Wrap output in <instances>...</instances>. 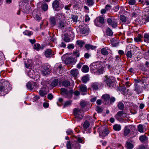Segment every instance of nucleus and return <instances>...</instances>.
Here are the masks:
<instances>
[{
    "label": "nucleus",
    "instance_id": "obj_1",
    "mask_svg": "<svg viewBox=\"0 0 149 149\" xmlns=\"http://www.w3.org/2000/svg\"><path fill=\"white\" fill-rule=\"evenodd\" d=\"M90 66L91 70H97V73L99 74L102 73V62L98 61L93 62L90 65Z\"/></svg>",
    "mask_w": 149,
    "mask_h": 149
},
{
    "label": "nucleus",
    "instance_id": "obj_2",
    "mask_svg": "<svg viewBox=\"0 0 149 149\" xmlns=\"http://www.w3.org/2000/svg\"><path fill=\"white\" fill-rule=\"evenodd\" d=\"M52 6L54 10L56 11H60L64 6L63 4L60 1L56 0L53 1Z\"/></svg>",
    "mask_w": 149,
    "mask_h": 149
},
{
    "label": "nucleus",
    "instance_id": "obj_3",
    "mask_svg": "<svg viewBox=\"0 0 149 149\" xmlns=\"http://www.w3.org/2000/svg\"><path fill=\"white\" fill-rule=\"evenodd\" d=\"M73 113L76 120L79 121L82 120L84 116V113L81 109L79 108L75 109Z\"/></svg>",
    "mask_w": 149,
    "mask_h": 149
},
{
    "label": "nucleus",
    "instance_id": "obj_4",
    "mask_svg": "<svg viewBox=\"0 0 149 149\" xmlns=\"http://www.w3.org/2000/svg\"><path fill=\"white\" fill-rule=\"evenodd\" d=\"M77 30L78 32L82 34H88L89 33V28L87 26L85 25L79 26Z\"/></svg>",
    "mask_w": 149,
    "mask_h": 149
},
{
    "label": "nucleus",
    "instance_id": "obj_5",
    "mask_svg": "<svg viewBox=\"0 0 149 149\" xmlns=\"http://www.w3.org/2000/svg\"><path fill=\"white\" fill-rule=\"evenodd\" d=\"M61 95L65 97L70 98L72 97V94L70 91H68L64 88H61Z\"/></svg>",
    "mask_w": 149,
    "mask_h": 149
},
{
    "label": "nucleus",
    "instance_id": "obj_6",
    "mask_svg": "<svg viewBox=\"0 0 149 149\" xmlns=\"http://www.w3.org/2000/svg\"><path fill=\"white\" fill-rule=\"evenodd\" d=\"M79 144L76 142L67 141L66 146L67 149H76Z\"/></svg>",
    "mask_w": 149,
    "mask_h": 149
},
{
    "label": "nucleus",
    "instance_id": "obj_7",
    "mask_svg": "<svg viewBox=\"0 0 149 149\" xmlns=\"http://www.w3.org/2000/svg\"><path fill=\"white\" fill-rule=\"evenodd\" d=\"M107 22L109 25L111 26L113 28H116L117 25V23L116 19L111 17L107 19Z\"/></svg>",
    "mask_w": 149,
    "mask_h": 149
},
{
    "label": "nucleus",
    "instance_id": "obj_8",
    "mask_svg": "<svg viewBox=\"0 0 149 149\" xmlns=\"http://www.w3.org/2000/svg\"><path fill=\"white\" fill-rule=\"evenodd\" d=\"M104 81L106 83L107 86L111 88H112L114 86L115 83L114 81L110 79L107 76L104 79Z\"/></svg>",
    "mask_w": 149,
    "mask_h": 149
},
{
    "label": "nucleus",
    "instance_id": "obj_9",
    "mask_svg": "<svg viewBox=\"0 0 149 149\" xmlns=\"http://www.w3.org/2000/svg\"><path fill=\"white\" fill-rule=\"evenodd\" d=\"M95 25L98 27H101L102 25V17H98L95 20Z\"/></svg>",
    "mask_w": 149,
    "mask_h": 149
},
{
    "label": "nucleus",
    "instance_id": "obj_10",
    "mask_svg": "<svg viewBox=\"0 0 149 149\" xmlns=\"http://www.w3.org/2000/svg\"><path fill=\"white\" fill-rule=\"evenodd\" d=\"M27 88L30 90H32L37 87V84L35 82H33L32 84L30 82H28L26 85Z\"/></svg>",
    "mask_w": 149,
    "mask_h": 149
},
{
    "label": "nucleus",
    "instance_id": "obj_11",
    "mask_svg": "<svg viewBox=\"0 0 149 149\" xmlns=\"http://www.w3.org/2000/svg\"><path fill=\"white\" fill-rule=\"evenodd\" d=\"M79 89L81 91V93L83 95L86 94L87 92V87L84 85H81L79 87Z\"/></svg>",
    "mask_w": 149,
    "mask_h": 149
},
{
    "label": "nucleus",
    "instance_id": "obj_12",
    "mask_svg": "<svg viewBox=\"0 0 149 149\" xmlns=\"http://www.w3.org/2000/svg\"><path fill=\"white\" fill-rule=\"evenodd\" d=\"M130 127H134L133 125H131L130 126H125L123 134L125 136H127L130 132V130L129 128Z\"/></svg>",
    "mask_w": 149,
    "mask_h": 149
},
{
    "label": "nucleus",
    "instance_id": "obj_13",
    "mask_svg": "<svg viewBox=\"0 0 149 149\" xmlns=\"http://www.w3.org/2000/svg\"><path fill=\"white\" fill-rule=\"evenodd\" d=\"M110 95L108 94L103 95V103L105 104H108L109 102Z\"/></svg>",
    "mask_w": 149,
    "mask_h": 149
},
{
    "label": "nucleus",
    "instance_id": "obj_14",
    "mask_svg": "<svg viewBox=\"0 0 149 149\" xmlns=\"http://www.w3.org/2000/svg\"><path fill=\"white\" fill-rule=\"evenodd\" d=\"M45 54L47 58H50L54 54L53 52L50 49H47L45 51Z\"/></svg>",
    "mask_w": 149,
    "mask_h": 149
},
{
    "label": "nucleus",
    "instance_id": "obj_15",
    "mask_svg": "<svg viewBox=\"0 0 149 149\" xmlns=\"http://www.w3.org/2000/svg\"><path fill=\"white\" fill-rule=\"evenodd\" d=\"M49 66L48 65H44L43 66V69L42 70V73L44 75H46L48 73Z\"/></svg>",
    "mask_w": 149,
    "mask_h": 149
},
{
    "label": "nucleus",
    "instance_id": "obj_16",
    "mask_svg": "<svg viewBox=\"0 0 149 149\" xmlns=\"http://www.w3.org/2000/svg\"><path fill=\"white\" fill-rule=\"evenodd\" d=\"M47 93L46 88L45 87H42L39 91V94L42 97H43Z\"/></svg>",
    "mask_w": 149,
    "mask_h": 149
},
{
    "label": "nucleus",
    "instance_id": "obj_17",
    "mask_svg": "<svg viewBox=\"0 0 149 149\" xmlns=\"http://www.w3.org/2000/svg\"><path fill=\"white\" fill-rule=\"evenodd\" d=\"M79 72L78 70L76 69H73L70 71L71 74L75 78L77 76Z\"/></svg>",
    "mask_w": 149,
    "mask_h": 149
},
{
    "label": "nucleus",
    "instance_id": "obj_18",
    "mask_svg": "<svg viewBox=\"0 0 149 149\" xmlns=\"http://www.w3.org/2000/svg\"><path fill=\"white\" fill-rule=\"evenodd\" d=\"M56 18L59 19H64L65 18V17L63 13H57L56 14Z\"/></svg>",
    "mask_w": 149,
    "mask_h": 149
},
{
    "label": "nucleus",
    "instance_id": "obj_19",
    "mask_svg": "<svg viewBox=\"0 0 149 149\" xmlns=\"http://www.w3.org/2000/svg\"><path fill=\"white\" fill-rule=\"evenodd\" d=\"M134 85V91L136 92L137 94H139L141 92V90L139 86L137 84L135 83Z\"/></svg>",
    "mask_w": 149,
    "mask_h": 149
},
{
    "label": "nucleus",
    "instance_id": "obj_20",
    "mask_svg": "<svg viewBox=\"0 0 149 149\" xmlns=\"http://www.w3.org/2000/svg\"><path fill=\"white\" fill-rule=\"evenodd\" d=\"M139 140L142 142H147L148 138L145 135H142L139 137Z\"/></svg>",
    "mask_w": 149,
    "mask_h": 149
},
{
    "label": "nucleus",
    "instance_id": "obj_21",
    "mask_svg": "<svg viewBox=\"0 0 149 149\" xmlns=\"http://www.w3.org/2000/svg\"><path fill=\"white\" fill-rule=\"evenodd\" d=\"M31 61L30 60H27L24 61V65L25 67L27 68H29L31 66Z\"/></svg>",
    "mask_w": 149,
    "mask_h": 149
},
{
    "label": "nucleus",
    "instance_id": "obj_22",
    "mask_svg": "<svg viewBox=\"0 0 149 149\" xmlns=\"http://www.w3.org/2000/svg\"><path fill=\"white\" fill-rule=\"evenodd\" d=\"M85 48L87 50L89 49H90L92 50H93L96 48L95 46H94L91 45L90 44H86L85 46Z\"/></svg>",
    "mask_w": 149,
    "mask_h": 149
},
{
    "label": "nucleus",
    "instance_id": "obj_23",
    "mask_svg": "<svg viewBox=\"0 0 149 149\" xmlns=\"http://www.w3.org/2000/svg\"><path fill=\"white\" fill-rule=\"evenodd\" d=\"M81 70L84 72H87L89 70V68L87 65H84L82 67Z\"/></svg>",
    "mask_w": 149,
    "mask_h": 149
},
{
    "label": "nucleus",
    "instance_id": "obj_24",
    "mask_svg": "<svg viewBox=\"0 0 149 149\" xmlns=\"http://www.w3.org/2000/svg\"><path fill=\"white\" fill-rule=\"evenodd\" d=\"M7 88V87L5 84H2V85L0 86V91L1 92H5V93H6L7 91H6Z\"/></svg>",
    "mask_w": 149,
    "mask_h": 149
},
{
    "label": "nucleus",
    "instance_id": "obj_25",
    "mask_svg": "<svg viewBox=\"0 0 149 149\" xmlns=\"http://www.w3.org/2000/svg\"><path fill=\"white\" fill-rule=\"evenodd\" d=\"M113 129L115 131H119L121 130V127L120 125L116 124L113 125Z\"/></svg>",
    "mask_w": 149,
    "mask_h": 149
},
{
    "label": "nucleus",
    "instance_id": "obj_26",
    "mask_svg": "<svg viewBox=\"0 0 149 149\" xmlns=\"http://www.w3.org/2000/svg\"><path fill=\"white\" fill-rule=\"evenodd\" d=\"M144 42L147 43H149V33L145 34L144 36Z\"/></svg>",
    "mask_w": 149,
    "mask_h": 149
},
{
    "label": "nucleus",
    "instance_id": "obj_27",
    "mask_svg": "<svg viewBox=\"0 0 149 149\" xmlns=\"http://www.w3.org/2000/svg\"><path fill=\"white\" fill-rule=\"evenodd\" d=\"M111 8V5L107 4L106 5V7L104 9H103V14L105 13L107 11L110 10Z\"/></svg>",
    "mask_w": 149,
    "mask_h": 149
},
{
    "label": "nucleus",
    "instance_id": "obj_28",
    "mask_svg": "<svg viewBox=\"0 0 149 149\" xmlns=\"http://www.w3.org/2000/svg\"><path fill=\"white\" fill-rule=\"evenodd\" d=\"M142 36L140 34H139L137 37H136L134 38V41L137 42H141V38H142Z\"/></svg>",
    "mask_w": 149,
    "mask_h": 149
},
{
    "label": "nucleus",
    "instance_id": "obj_29",
    "mask_svg": "<svg viewBox=\"0 0 149 149\" xmlns=\"http://www.w3.org/2000/svg\"><path fill=\"white\" fill-rule=\"evenodd\" d=\"M109 133V131L108 128H104V130H103V137L107 136Z\"/></svg>",
    "mask_w": 149,
    "mask_h": 149
},
{
    "label": "nucleus",
    "instance_id": "obj_30",
    "mask_svg": "<svg viewBox=\"0 0 149 149\" xmlns=\"http://www.w3.org/2000/svg\"><path fill=\"white\" fill-rule=\"evenodd\" d=\"M106 34L109 36H112L113 34V32L112 30L109 28H108L106 29Z\"/></svg>",
    "mask_w": 149,
    "mask_h": 149
},
{
    "label": "nucleus",
    "instance_id": "obj_31",
    "mask_svg": "<svg viewBox=\"0 0 149 149\" xmlns=\"http://www.w3.org/2000/svg\"><path fill=\"white\" fill-rule=\"evenodd\" d=\"M120 19L123 22H126L127 19V17L124 15H121L120 16Z\"/></svg>",
    "mask_w": 149,
    "mask_h": 149
},
{
    "label": "nucleus",
    "instance_id": "obj_32",
    "mask_svg": "<svg viewBox=\"0 0 149 149\" xmlns=\"http://www.w3.org/2000/svg\"><path fill=\"white\" fill-rule=\"evenodd\" d=\"M65 25V22L63 21H61L58 24V26L59 28L62 29L64 27Z\"/></svg>",
    "mask_w": 149,
    "mask_h": 149
},
{
    "label": "nucleus",
    "instance_id": "obj_33",
    "mask_svg": "<svg viewBox=\"0 0 149 149\" xmlns=\"http://www.w3.org/2000/svg\"><path fill=\"white\" fill-rule=\"evenodd\" d=\"M58 80L57 79H54L52 82L51 85L53 87L56 86L58 84Z\"/></svg>",
    "mask_w": 149,
    "mask_h": 149
},
{
    "label": "nucleus",
    "instance_id": "obj_34",
    "mask_svg": "<svg viewBox=\"0 0 149 149\" xmlns=\"http://www.w3.org/2000/svg\"><path fill=\"white\" fill-rule=\"evenodd\" d=\"M90 124L88 121H86L83 125V127L84 129H87L89 126Z\"/></svg>",
    "mask_w": 149,
    "mask_h": 149
},
{
    "label": "nucleus",
    "instance_id": "obj_35",
    "mask_svg": "<svg viewBox=\"0 0 149 149\" xmlns=\"http://www.w3.org/2000/svg\"><path fill=\"white\" fill-rule=\"evenodd\" d=\"M76 43L80 47H82L85 44L84 42L81 40H77Z\"/></svg>",
    "mask_w": 149,
    "mask_h": 149
},
{
    "label": "nucleus",
    "instance_id": "obj_36",
    "mask_svg": "<svg viewBox=\"0 0 149 149\" xmlns=\"http://www.w3.org/2000/svg\"><path fill=\"white\" fill-rule=\"evenodd\" d=\"M62 85L65 87H67L69 86L70 85V83L69 81L65 80L62 82Z\"/></svg>",
    "mask_w": 149,
    "mask_h": 149
},
{
    "label": "nucleus",
    "instance_id": "obj_37",
    "mask_svg": "<svg viewBox=\"0 0 149 149\" xmlns=\"http://www.w3.org/2000/svg\"><path fill=\"white\" fill-rule=\"evenodd\" d=\"M33 17L34 19L38 21H39L41 18V17L40 14H36V15H34Z\"/></svg>",
    "mask_w": 149,
    "mask_h": 149
},
{
    "label": "nucleus",
    "instance_id": "obj_38",
    "mask_svg": "<svg viewBox=\"0 0 149 149\" xmlns=\"http://www.w3.org/2000/svg\"><path fill=\"white\" fill-rule=\"evenodd\" d=\"M102 49H99L97 50V55L99 58H102Z\"/></svg>",
    "mask_w": 149,
    "mask_h": 149
},
{
    "label": "nucleus",
    "instance_id": "obj_39",
    "mask_svg": "<svg viewBox=\"0 0 149 149\" xmlns=\"http://www.w3.org/2000/svg\"><path fill=\"white\" fill-rule=\"evenodd\" d=\"M147 79L145 77H143L142 78L141 80L140 81V82L141 84H144V86H146V85L147 84H146V81L147 80Z\"/></svg>",
    "mask_w": 149,
    "mask_h": 149
},
{
    "label": "nucleus",
    "instance_id": "obj_40",
    "mask_svg": "<svg viewBox=\"0 0 149 149\" xmlns=\"http://www.w3.org/2000/svg\"><path fill=\"white\" fill-rule=\"evenodd\" d=\"M86 4L88 6H92L94 3V0H86Z\"/></svg>",
    "mask_w": 149,
    "mask_h": 149
},
{
    "label": "nucleus",
    "instance_id": "obj_41",
    "mask_svg": "<svg viewBox=\"0 0 149 149\" xmlns=\"http://www.w3.org/2000/svg\"><path fill=\"white\" fill-rule=\"evenodd\" d=\"M138 131L140 132H143V125H139L138 126Z\"/></svg>",
    "mask_w": 149,
    "mask_h": 149
},
{
    "label": "nucleus",
    "instance_id": "obj_42",
    "mask_svg": "<svg viewBox=\"0 0 149 149\" xmlns=\"http://www.w3.org/2000/svg\"><path fill=\"white\" fill-rule=\"evenodd\" d=\"M97 131L99 134V137H102V130L101 127H100L97 129Z\"/></svg>",
    "mask_w": 149,
    "mask_h": 149
},
{
    "label": "nucleus",
    "instance_id": "obj_43",
    "mask_svg": "<svg viewBox=\"0 0 149 149\" xmlns=\"http://www.w3.org/2000/svg\"><path fill=\"white\" fill-rule=\"evenodd\" d=\"M40 48V45L38 43H35L33 46V49L37 50H39Z\"/></svg>",
    "mask_w": 149,
    "mask_h": 149
},
{
    "label": "nucleus",
    "instance_id": "obj_44",
    "mask_svg": "<svg viewBox=\"0 0 149 149\" xmlns=\"http://www.w3.org/2000/svg\"><path fill=\"white\" fill-rule=\"evenodd\" d=\"M41 7L44 11H46L48 9V6L46 3H44L42 6Z\"/></svg>",
    "mask_w": 149,
    "mask_h": 149
},
{
    "label": "nucleus",
    "instance_id": "obj_45",
    "mask_svg": "<svg viewBox=\"0 0 149 149\" xmlns=\"http://www.w3.org/2000/svg\"><path fill=\"white\" fill-rule=\"evenodd\" d=\"M72 101L71 100H69L66 102L64 105V108H65L67 107L70 106L72 103Z\"/></svg>",
    "mask_w": 149,
    "mask_h": 149
},
{
    "label": "nucleus",
    "instance_id": "obj_46",
    "mask_svg": "<svg viewBox=\"0 0 149 149\" xmlns=\"http://www.w3.org/2000/svg\"><path fill=\"white\" fill-rule=\"evenodd\" d=\"M96 119V118L94 116L93 117H89L88 118V121L89 122V123H93L95 121V120Z\"/></svg>",
    "mask_w": 149,
    "mask_h": 149
},
{
    "label": "nucleus",
    "instance_id": "obj_47",
    "mask_svg": "<svg viewBox=\"0 0 149 149\" xmlns=\"http://www.w3.org/2000/svg\"><path fill=\"white\" fill-rule=\"evenodd\" d=\"M126 144L127 148L128 149H131L134 147L133 145L130 142H127Z\"/></svg>",
    "mask_w": 149,
    "mask_h": 149
},
{
    "label": "nucleus",
    "instance_id": "obj_48",
    "mask_svg": "<svg viewBox=\"0 0 149 149\" xmlns=\"http://www.w3.org/2000/svg\"><path fill=\"white\" fill-rule=\"evenodd\" d=\"M118 107L119 109L123 110L124 109V106L123 104L121 102H119L118 104Z\"/></svg>",
    "mask_w": 149,
    "mask_h": 149
},
{
    "label": "nucleus",
    "instance_id": "obj_49",
    "mask_svg": "<svg viewBox=\"0 0 149 149\" xmlns=\"http://www.w3.org/2000/svg\"><path fill=\"white\" fill-rule=\"evenodd\" d=\"M128 3L131 5H134L136 2V0H127Z\"/></svg>",
    "mask_w": 149,
    "mask_h": 149
},
{
    "label": "nucleus",
    "instance_id": "obj_50",
    "mask_svg": "<svg viewBox=\"0 0 149 149\" xmlns=\"http://www.w3.org/2000/svg\"><path fill=\"white\" fill-rule=\"evenodd\" d=\"M92 87L95 90H97L98 89V85L97 83H93L92 85Z\"/></svg>",
    "mask_w": 149,
    "mask_h": 149
},
{
    "label": "nucleus",
    "instance_id": "obj_51",
    "mask_svg": "<svg viewBox=\"0 0 149 149\" xmlns=\"http://www.w3.org/2000/svg\"><path fill=\"white\" fill-rule=\"evenodd\" d=\"M51 22L53 26L55 25L56 23L55 19L54 17H52L50 18Z\"/></svg>",
    "mask_w": 149,
    "mask_h": 149
},
{
    "label": "nucleus",
    "instance_id": "obj_52",
    "mask_svg": "<svg viewBox=\"0 0 149 149\" xmlns=\"http://www.w3.org/2000/svg\"><path fill=\"white\" fill-rule=\"evenodd\" d=\"M81 80L83 83H85L88 81V78L87 77L84 76L82 77Z\"/></svg>",
    "mask_w": 149,
    "mask_h": 149
},
{
    "label": "nucleus",
    "instance_id": "obj_53",
    "mask_svg": "<svg viewBox=\"0 0 149 149\" xmlns=\"http://www.w3.org/2000/svg\"><path fill=\"white\" fill-rule=\"evenodd\" d=\"M87 104L86 102L83 100L81 102V107L83 108Z\"/></svg>",
    "mask_w": 149,
    "mask_h": 149
},
{
    "label": "nucleus",
    "instance_id": "obj_54",
    "mask_svg": "<svg viewBox=\"0 0 149 149\" xmlns=\"http://www.w3.org/2000/svg\"><path fill=\"white\" fill-rule=\"evenodd\" d=\"M72 19L74 22H76L77 21V16L72 15Z\"/></svg>",
    "mask_w": 149,
    "mask_h": 149
},
{
    "label": "nucleus",
    "instance_id": "obj_55",
    "mask_svg": "<svg viewBox=\"0 0 149 149\" xmlns=\"http://www.w3.org/2000/svg\"><path fill=\"white\" fill-rule=\"evenodd\" d=\"M23 34L25 35H27L28 36H30L33 33L32 32L26 30L23 32Z\"/></svg>",
    "mask_w": 149,
    "mask_h": 149
},
{
    "label": "nucleus",
    "instance_id": "obj_56",
    "mask_svg": "<svg viewBox=\"0 0 149 149\" xmlns=\"http://www.w3.org/2000/svg\"><path fill=\"white\" fill-rule=\"evenodd\" d=\"M143 11L145 12V15H149V8H145L143 10Z\"/></svg>",
    "mask_w": 149,
    "mask_h": 149
},
{
    "label": "nucleus",
    "instance_id": "obj_57",
    "mask_svg": "<svg viewBox=\"0 0 149 149\" xmlns=\"http://www.w3.org/2000/svg\"><path fill=\"white\" fill-rule=\"evenodd\" d=\"M66 132L68 135H72L73 134L72 130L71 129H69L66 131Z\"/></svg>",
    "mask_w": 149,
    "mask_h": 149
},
{
    "label": "nucleus",
    "instance_id": "obj_58",
    "mask_svg": "<svg viewBox=\"0 0 149 149\" xmlns=\"http://www.w3.org/2000/svg\"><path fill=\"white\" fill-rule=\"evenodd\" d=\"M73 53L76 57H79V52L78 50H77L74 51Z\"/></svg>",
    "mask_w": 149,
    "mask_h": 149
},
{
    "label": "nucleus",
    "instance_id": "obj_59",
    "mask_svg": "<svg viewBox=\"0 0 149 149\" xmlns=\"http://www.w3.org/2000/svg\"><path fill=\"white\" fill-rule=\"evenodd\" d=\"M126 55L127 57L128 58H131L132 56V53H131L130 51H128L127 52V53L126 54Z\"/></svg>",
    "mask_w": 149,
    "mask_h": 149
},
{
    "label": "nucleus",
    "instance_id": "obj_60",
    "mask_svg": "<svg viewBox=\"0 0 149 149\" xmlns=\"http://www.w3.org/2000/svg\"><path fill=\"white\" fill-rule=\"evenodd\" d=\"M67 48L69 49H73L74 48V45L73 44H70L68 45Z\"/></svg>",
    "mask_w": 149,
    "mask_h": 149
},
{
    "label": "nucleus",
    "instance_id": "obj_61",
    "mask_svg": "<svg viewBox=\"0 0 149 149\" xmlns=\"http://www.w3.org/2000/svg\"><path fill=\"white\" fill-rule=\"evenodd\" d=\"M96 110L98 113H100L102 112V109L99 107L97 106L96 107Z\"/></svg>",
    "mask_w": 149,
    "mask_h": 149
},
{
    "label": "nucleus",
    "instance_id": "obj_62",
    "mask_svg": "<svg viewBox=\"0 0 149 149\" xmlns=\"http://www.w3.org/2000/svg\"><path fill=\"white\" fill-rule=\"evenodd\" d=\"M63 40L66 42H69L70 41V40L68 37L65 36Z\"/></svg>",
    "mask_w": 149,
    "mask_h": 149
},
{
    "label": "nucleus",
    "instance_id": "obj_63",
    "mask_svg": "<svg viewBox=\"0 0 149 149\" xmlns=\"http://www.w3.org/2000/svg\"><path fill=\"white\" fill-rule=\"evenodd\" d=\"M85 21L86 22H87V21H89L90 19V18L88 17V16L87 14L85 15Z\"/></svg>",
    "mask_w": 149,
    "mask_h": 149
},
{
    "label": "nucleus",
    "instance_id": "obj_64",
    "mask_svg": "<svg viewBox=\"0 0 149 149\" xmlns=\"http://www.w3.org/2000/svg\"><path fill=\"white\" fill-rule=\"evenodd\" d=\"M83 64V63H82L81 62H79L77 65V68H78L79 69H80Z\"/></svg>",
    "mask_w": 149,
    "mask_h": 149
}]
</instances>
